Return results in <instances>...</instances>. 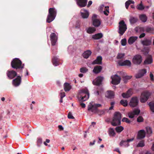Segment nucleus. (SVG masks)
<instances>
[{
  "label": "nucleus",
  "mask_w": 154,
  "mask_h": 154,
  "mask_svg": "<svg viewBox=\"0 0 154 154\" xmlns=\"http://www.w3.org/2000/svg\"><path fill=\"white\" fill-rule=\"evenodd\" d=\"M146 132L143 130H141L138 131L137 135V139H141L144 138L145 137Z\"/></svg>",
  "instance_id": "a211bd4d"
},
{
  "label": "nucleus",
  "mask_w": 154,
  "mask_h": 154,
  "mask_svg": "<svg viewBox=\"0 0 154 154\" xmlns=\"http://www.w3.org/2000/svg\"><path fill=\"white\" fill-rule=\"evenodd\" d=\"M145 34L144 33H142L139 36V37L140 38L143 37L145 36Z\"/></svg>",
  "instance_id": "e2e57ef3"
},
{
  "label": "nucleus",
  "mask_w": 154,
  "mask_h": 154,
  "mask_svg": "<svg viewBox=\"0 0 154 154\" xmlns=\"http://www.w3.org/2000/svg\"><path fill=\"white\" fill-rule=\"evenodd\" d=\"M136 8L140 10H143L144 9V6L142 3V1L140 4H138L136 7Z\"/></svg>",
  "instance_id": "72a5a7b5"
},
{
  "label": "nucleus",
  "mask_w": 154,
  "mask_h": 154,
  "mask_svg": "<svg viewBox=\"0 0 154 154\" xmlns=\"http://www.w3.org/2000/svg\"><path fill=\"white\" fill-rule=\"evenodd\" d=\"M115 129L117 132L120 133L123 130L124 128L122 126H119L116 127Z\"/></svg>",
  "instance_id": "37998d69"
},
{
  "label": "nucleus",
  "mask_w": 154,
  "mask_h": 154,
  "mask_svg": "<svg viewBox=\"0 0 154 154\" xmlns=\"http://www.w3.org/2000/svg\"><path fill=\"white\" fill-rule=\"evenodd\" d=\"M88 71V69L85 67H82L80 69V71L82 73H85Z\"/></svg>",
  "instance_id": "603ef678"
},
{
  "label": "nucleus",
  "mask_w": 154,
  "mask_h": 154,
  "mask_svg": "<svg viewBox=\"0 0 154 154\" xmlns=\"http://www.w3.org/2000/svg\"><path fill=\"white\" fill-rule=\"evenodd\" d=\"M89 96V93L87 88L80 90L78 94L79 100L81 101H86L88 99Z\"/></svg>",
  "instance_id": "f257e3e1"
},
{
  "label": "nucleus",
  "mask_w": 154,
  "mask_h": 154,
  "mask_svg": "<svg viewBox=\"0 0 154 154\" xmlns=\"http://www.w3.org/2000/svg\"><path fill=\"white\" fill-rule=\"evenodd\" d=\"M77 5L80 7L85 6L87 4L86 0H76Z\"/></svg>",
  "instance_id": "4be33fe9"
},
{
  "label": "nucleus",
  "mask_w": 154,
  "mask_h": 154,
  "mask_svg": "<svg viewBox=\"0 0 154 154\" xmlns=\"http://www.w3.org/2000/svg\"><path fill=\"white\" fill-rule=\"evenodd\" d=\"M152 59L151 56H149V57H147L145 61H144V63L145 64H149L152 63Z\"/></svg>",
  "instance_id": "e433bc0d"
},
{
  "label": "nucleus",
  "mask_w": 154,
  "mask_h": 154,
  "mask_svg": "<svg viewBox=\"0 0 154 154\" xmlns=\"http://www.w3.org/2000/svg\"><path fill=\"white\" fill-rule=\"evenodd\" d=\"M60 97L61 98H63L65 96V93L63 92L62 91H61L60 92Z\"/></svg>",
  "instance_id": "052dcab7"
},
{
  "label": "nucleus",
  "mask_w": 154,
  "mask_h": 154,
  "mask_svg": "<svg viewBox=\"0 0 154 154\" xmlns=\"http://www.w3.org/2000/svg\"><path fill=\"white\" fill-rule=\"evenodd\" d=\"M51 40L52 46L55 45L57 40V35L54 33H52L50 35Z\"/></svg>",
  "instance_id": "4468645a"
},
{
  "label": "nucleus",
  "mask_w": 154,
  "mask_h": 154,
  "mask_svg": "<svg viewBox=\"0 0 154 154\" xmlns=\"http://www.w3.org/2000/svg\"><path fill=\"white\" fill-rule=\"evenodd\" d=\"M101 106L100 104H95L93 102H91L90 103L88 106V110L94 113L97 112L98 111L97 108L100 107Z\"/></svg>",
  "instance_id": "39448f33"
},
{
  "label": "nucleus",
  "mask_w": 154,
  "mask_h": 154,
  "mask_svg": "<svg viewBox=\"0 0 154 154\" xmlns=\"http://www.w3.org/2000/svg\"><path fill=\"white\" fill-rule=\"evenodd\" d=\"M150 6H144V9L146 10H147L150 7Z\"/></svg>",
  "instance_id": "69168bd1"
},
{
  "label": "nucleus",
  "mask_w": 154,
  "mask_h": 154,
  "mask_svg": "<svg viewBox=\"0 0 154 154\" xmlns=\"http://www.w3.org/2000/svg\"><path fill=\"white\" fill-rule=\"evenodd\" d=\"M134 1L131 0H128L125 3V7L126 9H128V8L129 5L131 4H134Z\"/></svg>",
  "instance_id": "79ce46f5"
},
{
  "label": "nucleus",
  "mask_w": 154,
  "mask_h": 154,
  "mask_svg": "<svg viewBox=\"0 0 154 154\" xmlns=\"http://www.w3.org/2000/svg\"><path fill=\"white\" fill-rule=\"evenodd\" d=\"M109 7L108 6H105L103 5H102L100 7V10H105L106 9H108Z\"/></svg>",
  "instance_id": "864d4df0"
},
{
  "label": "nucleus",
  "mask_w": 154,
  "mask_h": 154,
  "mask_svg": "<svg viewBox=\"0 0 154 154\" xmlns=\"http://www.w3.org/2000/svg\"><path fill=\"white\" fill-rule=\"evenodd\" d=\"M121 44L122 46H125L126 45L127 43V40L125 38H124L121 41Z\"/></svg>",
  "instance_id": "5fc2aeb1"
},
{
  "label": "nucleus",
  "mask_w": 154,
  "mask_h": 154,
  "mask_svg": "<svg viewBox=\"0 0 154 154\" xmlns=\"http://www.w3.org/2000/svg\"><path fill=\"white\" fill-rule=\"evenodd\" d=\"M102 58L100 56L97 57L96 59L94 61L93 64H101L102 63Z\"/></svg>",
  "instance_id": "c756f323"
},
{
  "label": "nucleus",
  "mask_w": 154,
  "mask_h": 154,
  "mask_svg": "<svg viewBox=\"0 0 154 154\" xmlns=\"http://www.w3.org/2000/svg\"><path fill=\"white\" fill-rule=\"evenodd\" d=\"M8 77L11 79L13 78L17 75V73L14 71H8L7 72Z\"/></svg>",
  "instance_id": "aec40b11"
},
{
  "label": "nucleus",
  "mask_w": 154,
  "mask_h": 154,
  "mask_svg": "<svg viewBox=\"0 0 154 154\" xmlns=\"http://www.w3.org/2000/svg\"><path fill=\"white\" fill-rule=\"evenodd\" d=\"M11 66L12 68L15 69L22 68H23V65H22L21 62L17 58L13 59L11 63Z\"/></svg>",
  "instance_id": "423d86ee"
},
{
  "label": "nucleus",
  "mask_w": 154,
  "mask_h": 154,
  "mask_svg": "<svg viewBox=\"0 0 154 154\" xmlns=\"http://www.w3.org/2000/svg\"><path fill=\"white\" fill-rule=\"evenodd\" d=\"M125 55L124 53H119L117 56V59H121L123 58Z\"/></svg>",
  "instance_id": "8fccbe9b"
},
{
  "label": "nucleus",
  "mask_w": 154,
  "mask_h": 154,
  "mask_svg": "<svg viewBox=\"0 0 154 154\" xmlns=\"http://www.w3.org/2000/svg\"><path fill=\"white\" fill-rule=\"evenodd\" d=\"M140 112V110L139 109H135L132 111L129 112L128 113V116L130 118H133L135 116L138 115Z\"/></svg>",
  "instance_id": "9d476101"
},
{
  "label": "nucleus",
  "mask_w": 154,
  "mask_h": 154,
  "mask_svg": "<svg viewBox=\"0 0 154 154\" xmlns=\"http://www.w3.org/2000/svg\"><path fill=\"white\" fill-rule=\"evenodd\" d=\"M145 143L144 140H141L140 141L137 145V147H142L144 146Z\"/></svg>",
  "instance_id": "c03bdc74"
},
{
  "label": "nucleus",
  "mask_w": 154,
  "mask_h": 154,
  "mask_svg": "<svg viewBox=\"0 0 154 154\" xmlns=\"http://www.w3.org/2000/svg\"><path fill=\"white\" fill-rule=\"evenodd\" d=\"M139 18L143 22H146L147 20V17L145 14H142L139 15Z\"/></svg>",
  "instance_id": "473e14b6"
},
{
  "label": "nucleus",
  "mask_w": 154,
  "mask_h": 154,
  "mask_svg": "<svg viewBox=\"0 0 154 154\" xmlns=\"http://www.w3.org/2000/svg\"><path fill=\"white\" fill-rule=\"evenodd\" d=\"M72 86L68 83H65L63 85V88L66 92L69 91L71 88Z\"/></svg>",
  "instance_id": "a878e982"
},
{
  "label": "nucleus",
  "mask_w": 154,
  "mask_h": 154,
  "mask_svg": "<svg viewBox=\"0 0 154 154\" xmlns=\"http://www.w3.org/2000/svg\"><path fill=\"white\" fill-rule=\"evenodd\" d=\"M114 95V92L112 91H108L105 93L106 97L110 99L113 98Z\"/></svg>",
  "instance_id": "b1692460"
},
{
  "label": "nucleus",
  "mask_w": 154,
  "mask_h": 154,
  "mask_svg": "<svg viewBox=\"0 0 154 154\" xmlns=\"http://www.w3.org/2000/svg\"><path fill=\"white\" fill-rule=\"evenodd\" d=\"M104 14L106 15H108L109 13V8L103 11Z\"/></svg>",
  "instance_id": "bf43d9fd"
},
{
  "label": "nucleus",
  "mask_w": 154,
  "mask_h": 154,
  "mask_svg": "<svg viewBox=\"0 0 154 154\" xmlns=\"http://www.w3.org/2000/svg\"><path fill=\"white\" fill-rule=\"evenodd\" d=\"M122 121L123 122H125L128 124H130L131 122V121L125 117L123 118L122 119Z\"/></svg>",
  "instance_id": "3c124183"
},
{
  "label": "nucleus",
  "mask_w": 154,
  "mask_h": 154,
  "mask_svg": "<svg viewBox=\"0 0 154 154\" xmlns=\"http://www.w3.org/2000/svg\"><path fill=\"white\" fill-rule=\"evenodd\" d=\"M103 79V78L102 77H97L93 81V83L94 85H99L101 84Z\"/></svg>",
  "instance_id": "2eb2a0df"
},
{
  "label": "nucleus",
  "mask_w": 154,
  "mask_h": 154,
  "mask_svg": "<svg viewBox=\"0 0 154 154\" xmlns=\"http://www.w3.org/2000/svg\"><path fill=\"white\" fill-rule=\"evenodd\" d=\"M91 54V52L90 50H87L85 51L83 54L82 56L85 58H88Z\"/></svg>",
  "instance_id": "c85d7f7f"
},
{
  "label": "nucleus",
  "mask_w": 154,
  "mask_h": 154,
  "mask_svg": "<svg viewBox=\"0 0 154 154\" xmlns=\"http://www.w3.org/2000/svg\"><path fill=\"white\" fill-rule=\"evenodd\" d=\"M103 34L101 33H99L92 35V38L94 39H98L103 37Z\"/></svg>",
  "instance_id": "7c9ffc66"
},
{
  "label": "nucleus",
  "mask_w": 154,
  "mask_h": 154,
  "mask_svg": "<svg viewBox=\"0 0 154 154\" xmlns=\"http://www.w3.org/2000/svg\"><path fill=\"white\" fill-rule=\"evenodd\" d=\"M121 118V114L119 112H115L112 121L111 122L112 125L116 126L120 125Z\"/></svg>",
  "instance_id": "f03ea898"
},
{
  "label": "nucleus",
  "mask_w": 154,
  "mask_h": 154,
  "mask_svg": "<svg viewBox=\"0 0 154 154\" xmlns=\"http://www.w3.org/2000/svg\"><path fill=\"white\" fill-rule=\"evenodd\" d=\"M127 29V26L123 20H121L119 23V33L121 35H122Z\"/></svg>",
  "instance_id": "20e7f679"
},
{
  "label": "nucleus",
  "mask_w": 154,
  "mask_h": 154,
  "mask_svg": "<svg viewBox=\"0 0 154 154\" xmlns=\"http://www.w3.org/2000/svg\"><path fill=\"white\" fill-rule=\"evenodd\" d=\"M146 72V71L145 69L140 70L138 73L135 75V77L137 79L140 78L144 76Z\"/></svg>",
  "instance_id": "f3484780"
},
{
  "label": "nucleus",
  "mask_w": 154,
  "mask_h": 154,
  "mask_svg": "<svg viewBox=\"0 0 154 154\" xmlns=\"http://www.w3.org/2000/svg\"><path fill=\"white\" fill-rule=\"evenodd\" d=\"M146 31L148 32L153 34L154 33V28L148 27L146 29Z\"/></svg>",
  "instance_id": "49530a36"
},
{
  "label": "nucleus",
  "mask_w": 154,
  "mask_h": 154,
  "mask_svg": "<svg viewBox=\"0 0 154 154\" xmlns=\"http://www.w3.org/2000/svg\"><path fill=\"white\" fill-rule=\"evenodd\" d=\"M97 15L94 14L92 17L93 24L94 26L96 27H98L100 24V22L99 20L96 19Z\"/></svg>",
  "instance_id": "ddd939ff"
},
{
  "label": "nucleus",
  "mask_w": 154,
  "mask_h": 154,
  "mask_svg": "<svg viewBox=\"0 0 154 154\" xmlns=\"http://www.w3.org/2000/svg\"><path fill=\"white\" fill-rule=\"evenodd\" d=\"M21 82V78L20 76H18L17 78L13 80V84L15 86H19Z\"/></svg>",
  "instance_id": "412c9836"
},
{
  "label": "nucleus",
  "mask_w": 154,
  "mask_h": 154,
  "mask_svg": "<svg viewBox=\"0 0 154 154\" xmlns=\"http://www.w3.org/2000/svg\"><path fill=\"white\" fill-rule=\"evenodd\" d=\"M134 139V137H132L131 138L128 139H127L126 141L128 143H129L132 142Z\"/></svg>",
  "instance_id": "13d9d810"
},
{
  "label": "nucleus",
  "mask_w": 154,
  "mask_h": 154,
  "mask_svg": "<svg viewBox=\"0 0 154 154\" xmlns=\"http://www.w3.org/2000/svg\"><path fill=\"white\" fill-rule=\"evenodd\" d=\"M120 145L121 146L128 147L129 146V145L126 140H122L120 143Z\"/></svg>",
  "instance_id": "ea45409f"
},
{
  "label": "nucleus",
  "mask_w": 154,
  "mask_h": 154,
  "mask_svg": "<svg viewBox=\"0 0 154 154\" xmlns=\"http://www.w3.org/2000/svg\"><path fill=\"white\" fill-rule=\"evenodd\" d=\"M149 105L151 111L154 113V101H152L149 103Z\"/></svg>",
  "instance_id": "4c0bfd02"
},
{
  "label": "nucleus",
  "mask_w": 154,
  "mask_h": 154,
  "mask_svg": "<svg viewBox=\"0 0 154 154\" xmlns=\"http://www.w3.org/2000/svg\"><path fill=\"white\" fill-rule=\"evenodd\" d=\"M95 31L96 29L93 27H89L86 29L87 32L89 34L92 33Z\"/></svg>",
  "instance_id": "f704fd0d"
},
{
  "label": "nucleus",
  "mask_w": 154,
  "mask_h": 154,
  "mask_svg": "<svg viewBox=\"0 0 154 154\" xmlns=\"http://www.w3.org/2000/svg\"><path fill=\"white\" fill-rule=\"evenodd\" d=\"M80 105L82 107V108H85V105L83 103H80Z\"/></svg>",
  "instance_id": "338daca9"
},
{
  "label": "nucleus",
  "mask_w": 154,
  "mask_h": 154,
  "mask_svg": "<svg viewBox=\"0 0 154 154\" xmlns=\"http://www.w3.org/2000/svg\"><path fill=\"white\" fill-rule=\"evenodd\" d=\"M151 94L150 92L147 91L143 92L140 97V102L143 103L145 102L148 100Z\"/></svg>",
  "instance_id": "0eeeda50"
},
{
  "label": "nucleus",
  "mask_w": 154,
  "mask_h": 154,
  "mask_svg": "<svg viewBox=\"0 0 154 154\" xmlns=\"http://www.w3.org/2000/svg\"><path fill=\"white\" fill-rule=\"evenodd\" d=\"M111 83L113 85H118L120 82L121 79V78L117 75H115L111 76Z\"/></svg>",
  "instance_id": "9b49d317"
},
{
  "label": "nucleus",
  "mask_w": 154,
  "mask_h": 154,
  "mask_svg": "<svg viewBox=\"0 0 154 154\" xmlns=\"http://www.w3.org/2000/svg\"><path fill=\"white\" fill-rule=\"evenodd\" d=\"M142 61L141 56L140 55H137L134 56L132 60L133 63L136 64H140Z\"/></svg>",
  "instance_id": "f8f14e48"
},
{
  "label": "nucleus",
  "mask_w": 154,
  "mask_h": 154,
  "mask_svg": "<svg viewBox=\"0 0 154 154\" xmlns=\"http://www.w3.org/2000/svg\"><path fill=\"white\" fill-rule=\"evenodd\" d=\"M57 11L54 8H51L49 10V13L47 19V22L50 23L55 18Z\"/></svg>",
  "instance_id": "7ed1b4c3"
},
{
  "label": "nucleus",
  "mask_w": 154,
  "mask_h": 154,
  "mask_svg": "<svg viewBox=\"0 0 154 154\" xmlns=\"http://www.w3.org/2000/svg\"><path fill=\"white\" fill-rule=\"evenodd\" d=\"M140 112V110L139 109H135L132 111L129 112L128 113V116L130 118H133L135 116L138 115Z\"/></svg>",
  "instance_id": "1a4fd4ad"
},
{
  "label": "nucleus",
  "mask_w": 154,
  "mask_h": 154,
  "mask_svg": "<svg viewBox=\"0 0 154 154\" xmlns=\"http://www.w3.org/2000/svg\"><path fill=\"white\" fill-rule=\"evenodd\" d=\"M81 15L83 18H87L89 16L88 11L84 9H82L80 11Z\"/></svg>",
  "instance_id": "6ab92c4d"
},
{
  "label": "nucleus",
  "mask_w": 154,
  "mask_h": 154,
  "mask_svg": "<svg viewBox=\"0 0 154 154\" xmlns=\"http://www.w3.org/2000/svg\"><path fill=\"white\" fill-rule=\"evenodd\" d=\"M102 69V67L101 66H97L94 67L93 72L95 74H97L100 72Z\"/></svg>",
  "instance_id": "cd10ccee"
},
{
  "label": "nucleus",
  "mask_w": 154,
  "mask_h": 154,
  "mask_svg": "<svg viewBox=\"0 0 154 154\" xmlns=\"http://www.w3.org/2000/svg\"><path fill=\"white\" fill-rule=\"evenodd\" d=\"M92 2L91 1H90L88 3V7H89L92 4Z\"/></svg>",
  "instance_id": "0e129e2a"
},
{
  "label": "nucleus",
  "mask_w": 154,
  "mask_h": 154,
  "mask_svg": "<svg viewBox=\"0 0 154 154\" xmlns=\"http://www.w3.org/2000/svg\"><path fill=\"white\" fill-rule=\"evenodd\" d=\"M120 103L124 106H126L128 104V101L126 100H121Z\"/></svg>",
  "instance_id": "de8ad7c7"
},
{
  "label": "nucleus",
  "mask_w": 154,
  "mask_h": 154,
  "mask_svg": "<svg viewBox=\"0 0 154 154\" xmlns=\"http://www.w3.org/2000/svg\"><path fill=\"white\" fill-rule=\"evenodd\" d=\"M143 119L142 117L139 116L137 119V121L138 122H141L143 121Z\"/></svg>",
  "instance_id": "6e6d98bb"
},
{
  "label": "nucleus",
  "mask_w": 154,
  "mask_h": 154,
  "mask_svg": "<svg viewBox=\"0 0 154 154\" xmlns=\"http://www.w3.org/2000/svg\"><path fill=\"white\" fill-rule=\"evenodd\" d=\"M132 77L131 75H125L123 77L124 81L125 82H126L128 80L131 79Z\"/></svg>",
  "instance_id": "a18cd8bd"
},
{
  "label": "nucleus",
  "mask_w": 154,
  "mask_h": 154,
  "mask_svg": "<svg viewBox=\"0 0 154 154\" xmlns=\"http://www.w3.org/2000/svg\"><path fill=\"white\" fill-rule=\"evenodd\" d=\"M130 23L131 24H133L136 22H137L138 20V19L137 18L134 17L132 16H131L129 19Z\"/></svg>",
  "instance_id": "2f4dec72"
},
{
  "label": "nucleus",
  "mask_w": 154,
  "mask_h": 154,
  "mask_svg": "<svg viewBox=\"0 0 154 154\" xmlns=\"http://www.w3.org/2000/svg\"><path fill=\"white\" fill-rule=\"evenodd\" d=\"M139 102L138 97H133L130 99L128 105L131 108H134L138 106Z\"/></svg>",
  "instance_id": "6e6552de"
},
{
  "label": "nucleus",
  "mask_w": 154,
  "mask_h": 154,
  "mask_svg": "<svg viewBox=\"0 0 154 154\" xmlns=\"http://www.w3.org/2000/svg\"><path fill=\"white\" fill-rule=\"evenodd\" d=\"M68 118L69 119H74V118L71 113L70 112H69L68 114Z\"/></svg>",
  "instance_id": "4d7b16f0"
},
{
  "label": "nucleus",
  "mask_w": 154,
  "mask_h": 154,
  "mask_svg": "<svg viewBox=\"0 0 154 154\" xmlns=\"http://www.w3.org/2000/svg\"><path fill=\"white\" fill-rule=\"evenodd\" d=\"M142 44L144 45L148 46L150 45L152 43L151 39H146L141 42Z\"/></svg>",
  "instance_id": "bb28decb"
},
{
  "label": "nucleus",
  "mask_w": 154,
  "mask_h": 154,
  "mask_svg": "<svg viewBox=\"0 0 154 154\" xmlns=\"http://www.w3.org/2000/svg\"><path fill=\"white\" fill-rule=\"evenodd\" d=\"M146 129L147 134L148 136H150L152 134V128L149 127H146Z\"/></svg>",
  "instance_id": "c9c22d12"
},
{
  "label": "nucleus",
  "mask_w": 154,
  "mask_h": 154,
  "mask_svg": "<svg viewBox=\"0 0 154 154\" xmlns=\"http://www.w3.org/2000/svg\"><path fill=\"white\" fill-rule=\"evenodd\" d=\"M135 30L137 32H141L143 31V29L142 27H138L135 28Z\"/></svg>",
  "instance_id": "09e8293b"
},
{
  "label": "nucleus",
  "mask_w": 154,
  "mask_h": 154,
  "mask_svg": "<svg viewBox=\"0 0 154 154\" xmlns=\"http://www.w3.org/2000/svg\"><path fill=\"white\" fill-rule=\"evenodd\" d=\"M132 94L131 89L128 90L126 93H123L122 94V96L124 98H128L130 97Z\"/></svg>",
  "instance_id": "5701e85b"
},
{
  "label": "nucleus",
  "mask_w": 154,
  "mask_h": 154,
  "mask_svg": "<svg viewBox=\"0 0 154 154\" xmlns=\"http://www.w3.org/2000/svg\"><path fill=\"white\" fill-rule=\"evenodd\" d=\"M118 64L121 66H126L130 67L131 66V63L129 60H125L124 61H120L118 62Z\"/></svg>",
  "instance_id": "dca6fc26"
},
{
  "label": "nucleus",
  "mask_w": 154,
  "mask_h": 154,
  "mask_svg": "<svg viewBox=\"0 0 154 154\" xmlns=\"http://www.w3.org/2000/svg\"><path fill=\"white\" fill-rule=\"evenodd\" d=\"M58 60L56 57H54L53 59V63L55 66H57L59 65Z\"/></svg>",
  "instance_id": "a19ab883"
},
{
  "label": "nucleus",
  "mask_w": 154,
  "mask_h": 154,
  "mask_svg": "<svg viewBox=\"0 0 154 154\" xmlns=\"http://www.w3.org/2000/svg\"><path fill=\"white\" fill-rule=\"evenodd\" d=\"M108 133L110 136H114L116 134L114 129L112 128L109 129Z\"/></svg>",
  "instance_id": "58836bf2"
},
{
  "label": "nucleus",
  "mask_w": 154,
  "mask_h": 154,
  "mask_svg": "<svg viewBox=\"0 0 154 154\" xmlns=\"http://www.w3.org/2000/svg\"><path fill=\"white\" fill-rule=\"evenodd\" d=\"M150 77L152 81H154L153 75L151 72L150 74Z\"/></svg>",
  "instance_id": "680f3d73"
},
{
  "label": "nucleus",
  "mask_w": 154,
  "mask_h": 154,
  "mask_svg": "<svg viewBox=\"0 0 154 154\" xmlns=\"http://www.w3.org/2000/svg\"><path fill=\"white\" fill-rule=\"evenodd\" d=\"M60 130H63V126L61 125H59L58 126Z\"/></svg>",
  "instance_id": "774afa93"
},
{
  "label": "nucleus",
  "mask_w": 154,
  "mask_h": 154,
  "mask_svg": "<svg viewBox=\"0 0 154 154\" xmlns=\"http://www.w3.org/2000/svg\"><path fill=\"white\" fill-rule=\"evenodd\" d=\"M138 38L137 36H131L128 40V42L129 45H131Z\"/></svg>",
  "instance_id": "393cba45"
}]
</instances>
